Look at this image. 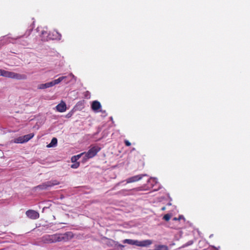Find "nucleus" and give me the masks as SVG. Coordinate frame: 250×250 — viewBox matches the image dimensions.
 I'll use <instances>...</instances> for the list:
<instances>
[{"label":"nucleus","mask_w":250,"mask_h":250,"mask_svg":"<svg viewBox=\"0 0 250 250\" xmlns=\"http://www.w3.org/2000/svg\"><path fill=\"white\" fill-rule=\"evenodd\" d=\"M51 235L52 243L60 242H67L74 237L73 233L71 231H67L64 233H56Z\"/></svg>","instance_id":"obj_1"},{"label":"nucleus","mask_w":250,"mask_h":250,"mask_svg":"<svg viewBox=\"0 0 250 250\" xmlns=\"http://www.w3.org/2000/svg\"><path fill=\"white\" fill-rule=\"evenodd\" d=\"M123 243L139 247H147L152 244V241L151 240H145L140 241L138 240L126 239L123 241Z\"/></svg>","instance_id":"obj_2"},{"label":"nucleus","mask_w":250,"mask_h":250,"mask_svg":"<svg viewBox=\"0 0 250 250\" xmlns=\"http://www.w3.org/2000/svg\"><path fill=\"white\" fill-rule=\"evenodd\" d=\"M101 147L98 146H94L92 147L87 152H84L86 159H89L96 156L98 152L101 150Z\"/></svg>","instance_id":"obj_3"},{"label":"nucleus","mask_w":250,"mask_h":250,"mask_svg":"<svg viewBox=\"0 0 250 250\" xmlns=\"http://www.w3.org/2000/svg\"><path fill=\"white\" fill-rule=\"evenodd\" d=\"M6 78L14 79L18 80H26L27 79V76L25 74H21L7 71Z\"/></svg>","instance_id":"obj_4"},{"label":"nucleus","mask_w":250,"mask_h":250,"mask_svg":"<svg viewBox=\"0 0 250 250\" xmlns=\"http://www.w3.org/2000/svg\"><path fill=\"white\" fill-rule=\"evenodd\" d=\"M59 184V182H58L57 181H47L45 183H44L42 184L41 185H39L38 186V188H39L41 189H45L47 188L48 187H51L52 186L57 185Z\"/></svg>","instance_id":"obj_5"},{"label":"nucleus","mask_w":250,"mask_h":250,"mask_svg":"<svg viewBox=\"0 0 250 250\" xmlns=\"http://www.w3.org/2000/svg\"><path fill=\"white\" fill-rule=\"evenodd\" d=\"M25 214L28 218L33 220L38 219L40 217L39 212L34 210L29 209L26 211Z\"/></svg>","instance_id":"obj_6"},{"label":"nucleus","mask_w":250,"mask_h":250,"mask_svg":"<svg viewBox=\"0 0 250 250\" xmlns=\"http://www.w3.org/2000/svg\"><path fill=\"white\" fill-rule=\"evenodd\" d=\"M147 176L146 174H141V175H135L134 176H132L131 177L128 178L126 179V181L127 183H133L135 182L138 181L142 179L143 176Z\"/></svg>","instance_id":"obj_7"},{"label":"nucleus","mask_w":250,"mask_h":250,"mask_svg":"<svg viewBox=\"0 0 250 250\" xmlns=\"http://www.w3.org/2000/svg\"><path fill=\"white\" fill-rule=\"evenodd\" d=\"M57 111L60 112H63L66 110V105L64 102L62 101L56 106Z\"/></svg>","instance_id":"obj_8"},{"label":"nucleus","mask_w":250,"mask_h":250,"mask_svg":"<svg viewBox=\"0 0 250 250\" xmlns=\"http://www.w3.org/2000/svg\"><path fill=\"white\" fill-rule=\"evenodd\" d=\"M101 107L100 103L97 101H94L91 104V108L93 111H97Z\"/></svg>","instance_id":"obj_9"},{"label":"nucleus","mask_w":250,"mask_h":250,"mask_svg":"<svg viewBox=\"0 0 250 250\" xmlns=\"http://www.w3.org/2000/svg\"><path fill=\"white\" fill-rule=\"evenodd\" d=\"M67 78L66 76H62L59 77L58 79H56L53 81L50 82L51 83V86H53L56 84H59L60 83L62 82L63 80Z\"/></svg>","instance_id":"obj_10"},{"label":"nucleus","mask_w":250,"mask_h":250,"mask_svg":"<svg viewBox=\"0 0 250 250\" xmlns=\"http://www.w3.org/2000/svg\"><path fill=\"white\" fill-rule=\"evenodd\" d=\"M42 241L44 243H52L51 241V235H45L42 238Z\"/></svg>","instance_id":"obj_11"},{"label":"nucleus","mask_w":250,"mask_h":250,"mask_svg":"<svg viewBox=\"0 0 250 250\" xmlns=\"http://www.w3.org/2000/svg\"><path fill=\"white\" fill-rule=\"evenodd\" d=\"M52 87L51 83L50 82H48L45 83L40 84L38 86V88L39 89H43L47 88Z\"/></svg>","instance_id":"obj_12"},{"label":"nucleus","mask_w":250,"mask_h":250,"mask_svg":"<svg viewBox=\"0 0 250 250\" xmlns=\"http://www.w3.org/2000/svg\"><path fill=\"white\" fill-rule=\"evenodd\" d=\"M154 250H168V247L166 245H156Z\"/></svg>","instance_id":"obj_13"},{"label":"nucleus","mask_w":250,"mask_h":250,"mask_svg":"<svg viewBox=\"0 0 250 250\" xmlns=\"http://www.w3.org/2000/svg\"><path fill=\"white\" fill-rule=\"evenodd\" d=\"M34 136V133H30L22 136L24 143L28 142L31 139H32Z\"/></svg>","instance_id":"obj_14"},{"label":"nucleus","mask_w":250,"mask_h":250,"mask_svg":"<svg viewBox=\"0 0 250 250\" xmlns=\"http://www.w3.org/2000/svg\"><path fill=\"white\" fill-rule=\"evenodd\" d=\"M57 139L56 138H53L49 144L47 146V147H52L56 146L57 144Z\"/></svg>","instance_id":"obj_15"},{"label":"nucleus","mask_w":250,"mask_h":250,"mask_svg":"<svg viewBox=\"0 0 250 250\" xmlns=\"http://www.w3.org/2000/svg\"><path fill=\"white\" fill-rule=\"evenodd\" d=\"M84 153H82L77 155H75L72 157L71 160L72 163H76V161L79 160L82 155L84 154Z\"/></svg>","instance_id":"obj_16"},{"label":"nucleus","mask_w":250,"mask_h":250,"mask_svg":"<svg viewBox=\"0 0 250 250\" xmlns=\"http://www.w3.org/2000/svg\"><path fill=\"white\" fill-rule=\"evenodd\" d=\"M14 142L15 143H24V140H23L22 136L19 137L15 139Z\"/></svg>","instance_id":"obj_17"},{"label":"nucleus","mask_w":250,"mask_h":250,"mask_svg":"<svg viewBox=\"0 0 250 250\" xmlns=\"http://www.w3.org/2000/svg\"><path fill=\"white\" fill-rule=\"evenodd\" d=\"M7 71L3 69H0V76L7 77Z\"/></svg>","instance_id":"obj_18"},{"label":"nucleus","mask_w":250,"mask_h":250,"mask_svg":"<svg viewBox=\"0 0 250 250\" xmlns=\"http://www.w3.org/2000/svg\"><path fill=\"white\" fill-rule=\"evenodd\" d=\"M171 217V215L169 214H165L164 217H163V219L167 221H168L169 220L170 218Z\"/></svg>","instance_id":"obj_19"},{"label":"nucleus","mask_w":250,"mask_h":250,"mask_svg":"<svg viewBox=\"0 0 250 250\" xmlns=\"http://www.w3.org/2000/svg\"><path fill=\"white\" fill-rule=\"evenodd\" d=\"M80 166V163L79 162L74 163V164H72L71 166V167L73 168H77Z\"/></svg>","instance_id":"obj_20"},{"label":"nucleus","mask_w":250,"mask_h":250,"mask_svg":"<svg viewBox=\"0 0 250 250\" xmlns=\"http://www.w3.org/2000/svg\"><path fill=\"white\" fill-rule=\"evenodd\" d=\"M124 143L126 146H131V143L127 140H125Z\"/></svg>","instance_id":"obj_21"},{"label":"nucleus","mask_w":250,"mask_h":250,"mask_svg":"<svg viewBox=\"0 0 250 250\" xmlns=\"http://www.w3.org/2000/svg\"><path fill=\"white\" fill-rule=\"evenodd\" d=\"M55 32H56V33L57 34H58L57 38H58L59 40H60V39H61V37H62L61 34H60V33H59L58 32V31H55Z\"/></svg>","instance_id":"obj_22"},{"label":"nucleus","mask_w":250,"mask_h":250,"mask_svg":"<svg viewBox=\"0 0 250 250\" xmlns=\"http://www.w3.org/2000/svg\"><path fill=\"white\" fill-rule=\"evenodd\" d=\"M118 247H119L121 248H124L125 246L122 244H119Z\"/></svg>","instance_id":"obj_23"},{"label":"nucleus","mask_w":250,"mask_h":250,"mask_svg":"<svg viewBox=\"0 0 250 250\" xmlns=\"http://www.w3.org/2000/svg\"><path fill=\"white\" fill-rule=\"evenodd\" d=\"M182 218H183V217L182 216H179V217L178 218V220H180Z\"/></svg>","instance_id":"obj_24"},{"label":"nucleus","mask_w":250,"mask_h":250,"mask_svg":"<svg viewBox=\"0 0 250 250\" xmlns=\"http://www.w3.org/2000/svg\"><path fill=\"white\" fill-rule=\"evenodd\" d=\"M173 220L174 221H177L178 220V218H176V217H174L173 219Z\"/></svg>","instance_id":"obj_25"},{"label":"nucleus","mask_w":250,"mask_h":250,"mask_svg":"<svg viewBox=\"0 0 250 250\" xmlns=\"http://www.w3.org/2000/svg\"><path fill=\"white\" fill-rule=\"evenodd\" d=\"M166 207H163L161 208V209H162V210H165L166 209Z\"/></svg>","instance_id":"obj_26"},{"label":"nucleus","mask_w":250,"mask_h":250,"mask_svg":"<svg viewBox=\"0 0 250 250\" xmlns=\"http://www.w3.org/2000/svg\"><path fill=\"white\" fill-rule=\"evenodd\" d=\"M70 76H73V75L71 74H70Z\"/></svg>","instance_id":"obj_27"}]
</instances>
